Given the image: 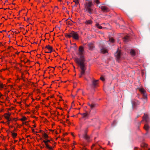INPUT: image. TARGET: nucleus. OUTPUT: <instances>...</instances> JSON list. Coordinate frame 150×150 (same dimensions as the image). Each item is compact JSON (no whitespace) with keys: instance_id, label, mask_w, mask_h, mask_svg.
<instances>
[{"instance_id":"1","label":"nucleus","mask_w":150,"mask_h":150,"mask_svg":"<svg viewBox=\"0 0 150 150\" xmlns=\"http://www.w3.org/2000/svg\"><path fill=\"white\" fill-rule=\"evenodd\" d=\"M79 50L78 54L79 55L80 58H75V61L79 65L81 69V75L79 76V77H81L84 74L86 68L84 63L85 59L84 56L83 55V47L82 46L80 47H79Z\"/></svg>"},{"instance_id":"2","label":"nucleus","mask_w":150,"mask_h":150,"mask_svg":"<svg viewBox=\"0 0 150 150\" xmlns=\"http://www.w3.org/2000/svg\"><path fill=\"white\" fill-rule=\"evenodd\" d=\"M92 6V2L91 1H89L88 3H86L85 5V8L86 10L90 13H91L92 9L91 8V6Z\"/></svg>"},{"instance_id":"3","label":"nucleus","mask_w":150,"mask_h":150,"mask_svg":"<svg viewBox=\"0 0 150 150\" xmlns=\"http://www.w3.org/2000/svg\"><path fill=\"white\" fill-rule=\"evenodd\" d=\"M69 36L70 37H72L75 40H78L79 39V35L76 32L72 31Z\"/></svg>"},{"instance_id":"4","label":"nucleus","mask_w":150,"mask_h":150,"mask_svg":"<svg viewBox=\"0 0 150 150\" xmlns=\"http://www.w3.org/2000/svg\"><path fill=\"white\" fill-rule=\"evenodd\" d=\"M120 55L121 51L120 50H118L115 54V56L116 60L118 62H120L121 59Z\"/></svg>"},{"instance_id":"5","label":"nucleus","mask_w":150,"mask_h":150,"mask_svg":"<svg viewBox=\"0 0 150 150\" xmlns=\"http://www.w3.org/2000/svg\"><path fill=\"white\" fill-rule=\"evenodd\" d=\"M50 140L46 139L43 141V142L45 144L46 147L49 150H53V148L50 146L48 144V143H50Z\"/></svg>"},{"instance_id":"6","label":"nucleus","mask_w":150,"mask_h":150,"mask_svg":"<svg viewBox=\"0 0 150 150\" xmlns=\"http://www.w3.org/2000/svg\"><path fill=\"white\" fill-rule=\"evenodd\" d=\"M45 51L47 50L46 52L47 53H51L52 51V47L50 45H47L45 48Z\"/></svg>"},{"instance_id":"7","label":"nucleus","mask_w":150,"mask_h":150,"mask_svg":"<svg viewBox=\"0 0 150 150\" xmlns=\"http://www.w3.org/2000/svg\"><path fill=\"white\" fill-rule=\"evenodd\" d=\"M11 113L8 112V113H5L3 115V116L5 119H8L11 117Z\"/></svg>"},{"instance_id":"8","label":"nucleus","mask_w":150,"mask_h":150,"mask_svg":"<svg viewBox=\"0 0 150 150\" xmlns=\"http://www.w3.org/2000/svg\"><path fill=\"white\" fill-rule=\"evenodd\" d=\"M102 10L104 12H107L109 11L108 8L105 6H103L101 7Z\"/></svg>"},{"instance_id":"9","label":"nucleus","mask_w":150,"mask_h":150,"mask_svg":"<svg viewBox=\"0 0 150 150\" xmlns=\"http://www.w3.org/2000/svg\"><path fill=\"white\" fill-rule=\"evenodd\" d=\"M93 23V21L91 20H86L85 22H84V23L87 25H91Z\"/></svg>"},{"instance_id":"10","label":"nucleus","mask_w":150,"mask_h":150,"mask_svg":"<svg viewBox=\"0 0 150 150\" xmlns=\"http://www.w3.org/2000/svg\"><path fill=\"white\" fill-rule=\"evenodd\" d=\"M28 119L27 118L24 116H22V118L19 119L20 120H21L22 122H24L26 120H27Z\"/></svg>"},{"instance_id":"11","label":"nucleus","mask_w":150,"mask_h":150,"mask_svg":"<svg viewBox=\"0 0 150 150\" xmlns=\"http://www.w3.org/2000/svg\"><path fill=\"white\" fill-rule=\"evenodd\" d=\"M144 129L146 131H148L149 129V125L147 124H145L144 127Z\"/></svg>"},{"instance_id":"12","label":"nucleus","mask_w":150,"mask_h":150,"mask_svg":"<svg viewBox=\"0 0 150 150\" xmlns=\"http://www.w3.org/2000/svg\"><path fill=\"white\" fill-rule=\"evenodd\" d=\"M96 26L97 28L99 29H101L103 28L98 23H96Z\"/></svg>"},{"instance_id":"13","label":"nucleus","mask_w":150,"mask_h":150,"mask_svg":"<svg viewBox=\"0 0 150 150\" xmlns=\"http://www.w3.org/2000/svg\"><path fill=\"white\" fill-rule=\"evenodd\" d=\"M148 118V115L147 114H144L143 117V120H145L146 121H147Z\"/></svg>"},{"instance_id":"14","label":"nucleus","mask_w":150,"mask_h":150,"mask_svg":"<svg viewBox=\"0 0 150 150\" xmlns=\"http://www.w3.org/2000/svg\"><path fill=\"white\" fill-rule=\"evenodd\" d=\"M101 52L103 53H105L108 52V50L105 48H104L101 49Z\"/></svg>"},{"instance_id":"15","label":"nucleus","mask_w":150,"mask_h":150,"mask_svg":"<svg viewBox=\"0 0 150 150\" xmlns=\"http://www.w3.org/2000/svg\"><path fill=\"white\" fill-rule=\"evenodd\" d=\"M139 91L142 93L144 94L145 93V90L144 88H139Z\"/></svg>"},{"instance_id":"16","label":"nucleus","mask_w":150,"mask_h":150,"mask_svg":"<svg viewBox=\"0 0 150 150\" xmlns=\"http://www.w3.org/2000/svg\"><path fill=\"white\" fill-rule=\"evenodd\" d=\"M123 39H124V40L125 42H127L129 40V36L128 35H127L126 36H125L124 38Z\"/></svg>"},{"instance_id":"17","label":"nucleus","mask_w":150,"mask_h":150,"mask_svg":"<svg viewBox=\"0 0 150 150\" xmlns=\"http://www.w3.org/2000/svg\"><path fill=\"white\" fill-rule=\"evenodd\" d=\"M130 53L131 55L134 56L135 54V51L133 49L131 50L130 52Z\"/></svg>"},{"instance_id":"18","label":"nucleus","mask_w":150,"mask_h":150,"mask_svg":"<svg viewBox=\"0 0 150 150\" xmlns=\"http://www.w3.org/2000/svg\"><path fill=\"white\" fill-rule=\"evenodd\" d=\"M43 137L46 140L48 138H49V137L48 136V135H47V134L46 133H44L43 134Z\"/></svg>"},{"instance_id":"19","label":"nucleus","mask_w":150,"mask_h":150,"mask_svg":"<svg viewBox=\"0 0 150 150\" xmlns=\"http://www.w3.org/2000/svg\"><path fill=\"white\" fill-rule=\"evenodd\" d=\"M12 136L13 138H16L17 136V134L16 133L13 132L12 134Z\"/></svg>"},{"instance_id":"20","label":"nucleus","mask_w":150,"mask_h":150,"mask_svg":"<svg viewBox=\"0 0 150 150\" xmlns=\"http://www.w3.org/2000/svg\"><path fill=\"white\" fill-rule=\"evenodd\" d=\"M93 84L94 86H96L98 84V81L97 80H94L93 82Z\"/></svg>"},{"instance_id":"21","label":"nucleus","mask_w":150,"mask_h":150,"mask_svg":"<svg viewBox=\"0 0 150 150\" xmlns=\"http://www.w3.org/2000/svg\"><path fill=\"white\" fill-rule=\"evenodd\" d=\"M109 41L110 42L113 43L114 42V40L113 38H110Z\"/></svg>"},{"instance_id":"22","label":"nucleus","mask_w":150,"mask_h":150,"mask_svg":"<svg viewBox=\"0 0 150 150\" xmlns=\"http://www.w3.org/2000/svg\"><path fill=\"white\" fill-rule=\"evenodd\" d=\"M88 46L90 50H92V48L93 47V45L91 44H89Z\"/></svg>"},{"instance_id":"23","label":"nucleus","mask_w":150,"mask_h":150,"mask_svg":"<svg viewBox=\"0 0 150 150\" xmlns=\"http://www.w3.org/2000/svg\"><path fill=\"white\" fill-rule=\"evenodd\" d=\"M23 125H25L28 126V122L26 121L25 122H23L22 123Z\"/></svg>"},{"instance_id":"24","label":"nucleus","mask_w":150,"mask_h":150,"mask_svg":"<svg viewBox=\"0 0 150 150\" xmlns=\"http://www.w3.org/2000/svg\"><path fill=\"white\" fill-rule=\"evenodd\" d=\"M3 86H4L2 84L0 83V90L3 88Z\"/></svg>"},{"instance_id":"25","label":"nucleus","mask_w":150,"mask_h":150,"mask_svg":"<svg viewBox=\"0 0 150 150\" xmlns=\"http://www.w3.org/2000/svg\"><path fill=\"white\" fill-rule=\"evenodd\" d=\"M13 121H14L16 122L18 120V119L17 118H13Z\"/></svg>"},{"instance_id":"26","label":"nucleus","mask_w":150,"mask_h":150,"mask_svg":"<svg viewBox=\"0 0 150 150\" xmlns=\"http://www.w3.org/2000/svg\"><path fill=\"white\" fill-rule=\"evenodd\" d=\"M101 80H102L103 81H104L105 80V79L104 78L103 76H101L100 78Z\"/></svg>"},{"instance_id":"27","label":"nucleus","mask_w":150,"mask_h":150,"mask_svg":"<svg viewBox=\"0 0 150 150\" xmlns=\"http://www.w3.org/2000/svg\"><path fill=\"white\" fill-rule=\"evenodd\" d=\"M96 3L97 4H98L99 3V0H96Z\"/></svg>"},{"instance_id":"28","label":"nucleus","mask_w":150,"mask_h":150,"mask_svg":"<svg viewBox=\"0 0 150 150\" xmlns=\"http://www.w3.org/2000/svg\"><path fill=\"white\" fill-rule=\"evenodd\" d=\"M9 120L11 122L13 121V118H11V117L9 118Z\"/></svg>"},{"instance_id":"29","label":"nucleus","mask_w":150,"mask_h":150,"mask_svg":"<svg viewBox=\"0 0 150 150\" xmlns=\"http://www.w3.org/2000/svg\"><path fill=\"white\" fill-rule=\"evenodd\" d=\"M83 116L85 117L87 115V114L86 113H83Z\"/></svg>"},{"instance_id":"30","label":"nucleus","mask_w":150,"mask_h":150,"mask_svg":"<svg viewBox=\"0 0 150 150\" xmlns=\"http://www.w3.org/2000/svg\"><path fill=\"white\" fill-rule=\"evenodd\" d=\"M6 120H7V121H8V122H10V121L9 120V118H8V119H6Z\"/></svg>"},{"instance_id":"31","label":"nucleus","mask_w":150,"mask_h":150,"mask_svg":"<svg viewBox=\"0 0 150 150\" xmlns=\"http://www.w3.org/2000/svg\"><path fill=\"white\" fill-rule=\"evenodd\" d=\"M74 1L76 3H78V0H75Z\"/></svg>"},{"instance_id":"32","label":"nucleus","mask_w":150,"mask_h":150,"mask_svg":"<svg viewBox=\"0 0 150 150\" xmlns=\"http://www.w3.org/2000/svg\"><path fill=\"white\" fill-rule=\"evenodd\" d=\"M71 135L73 136V137H75V136L74 135V134L73 133H71Z\"/></svg>"},{"instance_id":"33","label":"nucleus","mask_w":150,"mask_h":150,"mask_svg":"<svg viewBox=\"0 0 150 150\" xmlns=\"http://www.w3.org/2000/svg\"><path fill=\"white\" fill-rule=\"evenodd\" d=\"M6 122H7V124L8 125H9L10 124V122H8L7 121Z\"/></svg>"},{"instance_id":"34","label":"nucleus","mask_w":150,"mask_h":150,"mask_svg":"<svg viewBox=\"0 0 150 150\" xmlns=\"http://www.w3.org/2000/svg\"><path fill=\"white\" fill-rule=\"evenodd\" d=\"M94 146H95V144L91 146V148H93Z\"/></svg>"},{"instance_id":"35","label":"nucleus","mask_w":150,"mask_h":150,"mask_svg":"<svg viewBox=\"0 0 150 150\" xmlns=\"http://www.w3.org/2000/svg\"><path fill=\"white\" fill-rule=\"evenodd\" d=\"M8 86H10L11 88H12L13 87V86L12 85H9Z\"/></svg>"},{"instance_id":"36","label":"nucleus","mask_w":150,"mask_h":150,"mask_svg":"<svg viewBox=\"0 0 150 150\" xmlns=\"http://www.w3.org/2000/svg\"><path fill=\"white\" fill-rule=\"evenodd\" d=\"M10 82V80H8V81H7L8 83H9Z\"/></svg>"},{"instance_id":"37","label":"nucleus","mask_w":150,"mask_h":150,"mask_svg":"<svg viewBox=\"0 0 150 150\" xmlns=\"http://www.w3.org/2000/svg\"><path fill=\"white\" fill-rule=\"evenodd\" d=\"M74 145H75L76 144V143L74 141L73 142V143Z\"/></svg>"},{"instance_id":"38","label":"nucleus","mask_w":150,"mask_h":150,"mask_svg":"<svg viewBox=\"0 0 150 150\" xmlns=\"http://www.w3.org/2000/svg\"><path fill=\"white\" fill-rule=\"evenodd\" d=\"M34 129H32V131L33 132H34Z\"/></svg>"},{"instance_id":"39","label":"nucleus","mask_w":150,"mask_h":150,"mask_svg":"<svg viewBox=\"0 0 150 150\" xmlns=\"http://www.w3.org/2000/svg\"><path fill=\"white\" fill-rule=\"evenodd\" d=\"M33 127H36V125H33Z\"/></svg>"},{"instance_id":"40","label":"nucleus","mask_w":150,"mask_h":150,"mask_svg":"<svg viewBox=\"0 0 150 150\" xmlns=\"http://www.w3.org/2000/svg\"><path fill=\"white\" fill-rule=\"evenodd\" d=\"M50 97H48L47 98V100H49V98H50Z\"/></svg>"},{"instance_id":"41","label":"nucleus","mask_w":150,"mask_h":150,"mask_svg":"<svg viewBox=\"0 0 150 150\" xmlns=\"http://www.w3.org/2000/svg\"><path fill=\"white\" fill-rule=\"evenodd\" d=\"M17 142V140H15L14 141V143H16V142Z\"/></svg>"},{"instance_id":"42","label":"nucleus","mask_w":150,"mask_h":150,"mask_svg":"<svg viewBox=\"0 0 150 150\" xmlns=\"http://www.w3.org/2000/svg\"><path fill=\"white\" fill-rule=\"evenodd\" d=\"M50 131H52V132L53 131V130H52V129H50Z\"/></svg>"},{"instance_id":"43","label":"nucleus","mask_w":150,"mask_h":150,"mask_svg":"<svg viewBox=\"0 0 150 150\" xmlns=\"http://www.w3.org/2000/svg\"><path fill=\"white\" fill-rule=\"evenodd\" d=\"M27 113L28 114H29L30 113V112H27Z\"/></svg>"},{"instance_id":"44","label":"nucleus","mask_w":150,"mask_h":150,"mask_svg":"<svg viewBox=\"0 0 150 150\" xmlns=\"http://www.w3.org/2000/svg\"><path fill=\"white\" fill-rule=\"evenodd\" d=\"M59 1H61V0H58Z\"/></svg>"},{"instance_id":"45","label":"nucleus","mask_w":150,"mask_h":150,"mask_svg":"<svg viewBox=\"0 0 150 150\" xmlns=\"http://www.w3.org/2000/svg\"><path fill=\"white\" fill-rule=\"evenodd\" d=\"M86 1H88V0H86Z\"/></svg>"}]
</instances>
